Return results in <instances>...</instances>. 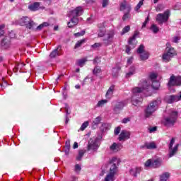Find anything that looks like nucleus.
<instances>
[{
	"label": "nucleus",
	"mask_w": 181,
	"mask_h": 181,
	"mask_svg": "<svg viewBox=\"0 0 181 181\" xmlns=\"http://www.w3.org/2000/svg\"><path fill=\"white\" fill-rule=\"evenodd\" d=\"M169 16H170V11L167 10L163 13H158L156 17V21L158 25H163L169 21Z\"/></svg>",
	"instance_id": "0eeeda50"
},
{
	"label": "nucleus",
	"mask_w": 181,
	"mask_h": 181,
	"mask_svg": "<svg viewBox=\"0 0 181 181\" xmlns=\"http://www.w3.org/2000/svg\"><path fill=\"white\" fill-rule=\"evenodd\" d=\"M129 121H131V117H126L122 119V124H128Z\"/></svg>",
	"instance_id": "3c124183"
},
{
	"label": "nucleus",
	"mask_w": 181,
	"mask_h": 181,
	"mask_svg": "<svg viewBox=\"0 0 181 181\" xmlns=\"http://www.w3.org/2000/svg\"><path fill=\"white\" fill-rule=\"evenodd\" d=\"M152 162L153 160L152 159H148L144 164V166L146 168H152Z\"/></svg>",
	"instance_id": "a19ab883"
},
{
	"label": "nucleus",
	"mask_w": 181,
	"mask_h": 181,
	"mask_svg": "<svg viewBox=\"0 0 181 181\" xmlns=\"http://www.w3.org/2000/svg\"><path fill=\"white\" fill-rule=\"evenodd\" d=\"M168 86L169 87H172L173 86H181V77L175 76H170Z\"/></svg>",
	"instance_id": "9d476101"
},
{
	"label": "nucleus",
	"mask_w": 181,
	"mask_h": 181,
	"mask_svg": "<svg viewBox=\"0 0 181 181\" xmlns=\"http://www.w3.org/2000/svg\"><path fill=\"white\" fill-rule=\"evenodd\" d=\"M119 70H121V68H114L112 69L113 77H117V76H118V74L119 73Z\"/></svg>",
	"instance_id": "4c0bfd02"
},
{
	"label": "nucleus",
	"mask_w": 181,
	"mask_h": 181,
	"mask_svg": "<svg viewBox=\"0 0 181 181\" xmlns=\"http://www.w3.org/2000/svg\"><path fill=\"white\" fill-rule=\"evenodd\" d=\"M40 6V4L39 2H35L28 6V9H30V11H32L33 12H35L36 11H39Z\"/></svg>",
	"instance_id": "412c9836"
},
{
	"label": "nucleus",
	"mask_w": 181,
	"mask_h": 181,
	"mask_svg": "<svg viewBox=\"0 0 181 181\" xmlns=\"http://www.w3.org/2000/svg\"><path fill=\"white\" fill-rule=\"evenodd\" d=\"M88 127V122H85L82 124L80 129L81 131H84V129H86V128H87Z\"/></svg>",
	"instance_id": "79ce46f5"
},
{
	"label": "nucleus",
	"mask_w": 181,
	"mask_h": 181,
	"mask_svg": "<svg viewBox=\"0 0 181 181\" xmlns=\"http://www.w3.org/2000/svg\"><path fill=\"white\" fill-rule=\"evenodd\" d=\"M131 138V132L127 130H122L119 135L118 140L119 141H127Z\"/></svg>",
	"instance_id": "f8f14e48"
},
{
	"label": "nucleus",
	"mask_w": 181,
	"mask_h": 181,
	"mask_svg": "<svg viewBox=\"0 0 181 181\" xmlns=\"http://www.w3.org/2000/svg\"><path fill=\"white\" fill-rule=\"evenodd\" d=\"M110 163L111 165L110 173L106 175L104 181H114V176H115V173H117V163H118V158L113 157L110 160Z\"/></svg>",
	"instance_id": "f257e3e1"
},
{
	"label": "nucleus",
	"mask_w": 181,
	"mask_h": 181,
	"mask_svg": "<svg viewBox=\"0 0 181 181\" xmlns=\"http://www.w3.org/2000/svg\"><path fill=\"white\" fill-rule=\"evenodd\" d=\"M71 181H77V177H74V176H72L71 177Z\"/></svg>",
	"instance_id": "774afa93"
},
{
	"label": "nucleus",
	"mask_w": 181,
	"mask_h": 181,
	"mask_svg": "<svg viewBox=\"0 0 181 181\" xmlns=\"http://www.w3.org/2000/svg\"><path fill=\"white\" fill-rule=\"evenodd\" d=\"M162 165V159L157 158L156 160H153L152 162V168L156 169V168H159Z\"/></svg>",
	"instance_id": "5701e85b"
},
{
	"label": "nucleus",
	"mask_w": 181,
	"mask_h": 181,
	"mask_svg": "<svg viewBox=\"0 0 181 181\" xmlns=\"http://www.w3.org/2000/svg\"><path fill=\"white\" fill-rule=\"evenodd\" d=\"M98 149V145H97V142L90 139L88 144V151H95Z\"/></svg>",
	"instance_id": "dca6fc26"
},
{
	"label": "nucleus",
	"mask_w": 181,
	"mask_h": 181,
	"mask_svg": "<svg viewBox=\"0 0 181 181\" xmlns=\"http://www.w3.org/2000/svg\"><path fill=\"white\" fill-rule=\"evenodd\" d=\"M149 77L152 81H155L156 78L158 77V75L155 73H153L150 74Z\"/></svg>",
	"instance_id": "49530a36"
},
{
	"label": "nucleus",
	"mask_w": 181,
	"mask_h": 181,
	"mask_svg": "<svg viewBox=\"0 0 181 181\" xmlns=\"http://www.w3.org/2000/svg\"><path fill=\"white\" fill-rule=\"evenodd\" d=\"M170 176V174H169L168 172H165L160 175V181H168V179H169Z\"/></svg>",
	"instance_id": "393cba45"
},
{
	"label": "nucleus",
	"mask_w": 181,
	"mask_h": 181,
	"mask_svg": "<svg viewBox=\"0 0 181 181\" xmlns=\"http://www.w3.org/2000/svg\"><path fill=\"white\" fill-rule=\"evenodd\" d=\"M177 111H173L170 115L165 118L164 125L165 127H173L177 119Z\"/></svg>",
	"instance_id": "39448f33"
},
{
	"label": "nucleus",
	"mask_w": 181,
	"mask_h": 181,
	"mask_svg": "<svg viewBox=\"0 0 181 181\" xmlns=\"http://www.w3.org/2000/svg\"><path fill=\"white\" fill-rule=\"evenodd\" d=\"M100 62V57H97L94 59L93 63L94 64H98V62Z\"/></svg>",
	"instance_id": "052dcab7"
},
{
	"label": "nucleus",
	"mask_w": 181,
	"mask_h": 181,
	"mask_svg": "<svg viewBox=\"0 0 181 181\" xmlns=\"http://www.w3.org/2000/svg\"><path fill=\"white\" fill-rule=\"evenodd\" d=\"M149 22V15L147 16L145 21L143 23L142 28H145L146 26V24Z\"/></svg>",
	"instance_id": "6e6d98bb"
},
{
	"label": "nucleus",
	"mask_w": 181,
	"mask_h": 181,
	"mask_svg": "<svg viewBox=\"0 0 181 181\" xmlns=\"http://www.w3.org/2000/svg\"><path fill=\"white\" fill-rule=\"evenodd\" d=\"M151 87L154 90H158L159 88V87H160V83L158 81H153L152 84H151Z\"/></svg>",
	"instance_id": "cd10ccee"
},
{
	"label": "nucleus",
	"mask_w": 181,
	"mask_h": 181,
	"mask_svg": "<svg viewBox=\"0 0 181 181\" xmlns=\"http://www.w3.org/2000/svg\"><path fill=\"white\" fill-rule=\"evenodd\" d=\"M101 46H103V44H101V42H96L92 45V47L93 49H98V47H101Z\"/></svg>",
	"instance_id": "c03bdc74"
},
{
	"label": "nucleus",
	"mask_w": 181,
	"mask_h": 181,
	"mask_svg": "<svg viewBox=\"0 0 181 181\" xmlns=\"http://www.w3.org/2000/svg\"><path fill=\"white\" fill-rule=\"evenodd\" d=\"M101 122V117H96L94 121H93V124H95V125H98V124H100V122Z\"/></svg>",
	"instance_id": "de8ad7c7"
},
{
	"label": "nucleus",
	"mask_w": 181,
	"mask_h": 181,
	"mask_svg": "<svg viewBox=\"0 0 181 181\" xmlns=\"http://www.w3.org/2000/svg\"><path fill=\"white\" fill-rule=\"evenodd\" d=\"M145 52H146V51H145V46H144V45H141L137 49V53H139V54H142Z\"/></svg>",
	"instance_id": "72a5a7b5"
},
{
	"label": "nucleus",
	"mask_w": 181,
	"mask_h": 181,
	"mask_svg": "<svg viewBox=\"0 0 181 181\" xmlns=\"http://www.w3.org/2000/svg\"><path fill=\"white\" fill-rule=\"evenodd\" d=\"M151 30H152L153 33H158L159 32V27H157L156 25L153 24L151 27Z\"/></svg>",
	"instance_id": "c9c22d12"
},
{
	"label": "nucleus",
	"mask_w": 181,
	"mask_h": 181,
	"mask_svg": "<svg viewBox=\"0 0 181 181\" xmlns=\"http://www.w3.org/2000/svg\"><path fill=\"white\" fill-rule=\"evenodd\" d=\"M42 27L47 28V26H49L50 24H49V23L47 22H44L42 23Z\"/></svg>",
	"instance_id": "0e129e2a"
},
{
	"label": "nucleus",
	"mask_w": 181,
	"mask_h": 181,
	"mask_svg": "<svg viewBox=\"0 0 181 181\" xmlns=\"http://www.w3.org/2000/svg\"><path fill=\"white\" fill-rule=\"evenodd\" d=\"M132 62H134V57H131L127 59V64H132Z\"/></svg>",
	"instance_id": "bf43d9fd"
},
{
	"label": "nucleus",
	"mask_w": 181,
	"mask_h": 181,
	"mask_svg": "<svg viewBox=\"0 0 181 181\" xmlns=\"http://www.w3.org/2000/svg\"><path fill=\"white\" fill-rule=\"evenodd\" d=\"M138 35H139V33L136 31L134 35L129 39V45L126 46V53H127V54H129L131 49H135V47H136V43H138L136 36H138Z\"/></svg>",
	"instance_id": "423d86ee"
},
{
	"label": "nucleus",
	"mask_w": 181,
	"mask_h": 181,
	"mask_svg": "<svg viewBox=\"0 0 181 181\" xmlns=\"http://www.w3.org/2000/svg\"><path fill=\"white\" fill-rule=\"evenodd\" d=\"M122 149V144H121L113 143L110 146V150L111 151V152H114V153L119 152V151Z\"/></svg>",
	"instance_id": "4468645a"
},
{
	"label": "nucleus",
	"mask_w": 181,
	"mask_h": 181,
	"mask_svg": "<svg viewBox=\"0 0 181 181\" xmlns=\"http://www.w3.org/2000/svg\"><path fill=\"white\" fill-rule=\"evenodd\" d=\"M124 107H125V102H116L113 105V112L115 114H119L124 110Z\"/></svg>",
	"instance_id": "1a4fd4ad"
},
{
	"label": "nucleus",
	"mask_w": 181,
	"mask_h": 181,
	"mask_svg": "<svg viewBox=\"0 0 181 181\" xmlns=\"http://www.w3.org/2000/svg\"><path fill=\"white\" fill-rule=\"evenodd\" d=\"M166 49L165 52L163 54V62H165V63H168L172 60L173 57H175L177 54L176 53V51L175 50V48L172 47L170 46V44L168 42L166 44Z\"/></svg>",
	"instance_id": "f03ea898"
},
{
	"label": "nucleus",
	"mask_w": 181,
	"mask_h": 181,
	"mask_svg": "<svg viewBox=\"0 0 181 181\" xmlns=\"http://www.w3.org/2000/svg\"><path fill=\"white\" fill-rule=\"evenodd\" d=\"M130 175H132V176H134V177H136V173L135 172V170H130Z\"/></svg>",
	"instance_id": "13d9d810"
},
{
	"label": "nucleus",
	"mask_w": 181,
	"mask_h": 181,
	"mask_svg": "<svg viewBox=\"0 0 181 181\" xmlns=\"http://www.w3.org/2000/svg\"><path fill=\"white\" fill-rule=\"evenodd\" d=\"M109 1L108 0H103L102 6L103 8H107L108 6Z\"/></svg>",
	"instance_id": "09e8293b"
},
{
	"label": "nucleus",
	"mask_w": 181,
	"mask_h": 181,
	"mask_svg": "<svg viewBox=\"0 0 181 181\" xmlns=\"http://www.w3.org/2000/svg\"><path fill=\"white\" fill-rule=\"evenodd\" d=\"M4 29H5V24L0 25V37L4 36L5 31H4Z\"/></svg>",
	"instance_id": "37998d69"
},
{
	"label": "nucleus",
	"mask_w": 181,
	"mask_h": 181,
	"mask_svg": "<svg viewBox=\"0 0 181 181\" xmlns=\"http://www.w3.org/2000/svg\"><path fill=\"white\" fill-rule=\"evenodd\" d=\"M84 43H86V39H83V40H78V41L76 43L75 46H74V49H78V47H81V45H82L83 44H84Z\"/></svg>",
	"instance_id": "c756f323"
},
{
	"label": "nucleus",
	"mask_w": 181,
	"mask_h": 181,
	"mask_svg": "<svg viewBox=\"0 0 181 181\" xmlns=\"http://www.w3.org/2000/svg\"><path fill=\"white\" fill-rule=\"evenodd\" d=\"M69 108L70 107L67 105H65V111H66V115H69L70 114V112H69Z\"/></svg>",
	"instance_id": "680f3d73"
},
{
	"label": "nucleus",
	"mask_w": 181,
	"mask_h": 181,
	"mask_svg": "<svg viewBox=\"0 0 181 181\" xmlns=\"http://www.w3.org/2000/svg\"><path fill=\"white\" fill-rule=\"evenodd\" d=\"M179 40H180V37H173V43H177L179 42Z\"/></svg>",
	"instance_id": "4d7b16f0"
},
{
	"label": "nucleus",
	"mask_w": 181,
	"mask_h": 181,
	"mask_svg": "<svg viewBox=\"0 0 181 181\" xmlns=\"http://www.w3.org/2000/svg\"><path fill=\"white\" fill-rule=\"evenodd\" d=\"M134 171L136 173H136H139L141 172V168H136Z\"/></svg>",
	"instance_id": "338daca9"
},
{
	"label": "nucleus",
	"mask_w": 181,
	"mask_h": 181,
	"mask_svg": "<svg viewBox=\"0 0 181 181\" xmlns=\"http://www.w3.org/2000/svg\"><path fill=\"white\" fill-rule=\"evenodd\" d=\"M61 49H62V46L59 45L57 48L54 49L49 54V57H51V59H54V57H56L57 56H59V50H60Z\"/></svg>",
	"instance_id": "b1692460"
},
{
	"label": "nucleus",
	"mask_w": 181,
	"mask_h": 181,
	"mask_svg": "<svg viewBox=\"0 0 181 181\" xmlns=\"http://www.w3.org/2000/svg\"><path fill=\"white\" fill-rule=\"evenodd\" d=\"M101 71V67L97 66L93 69V74H94L95 76H98V74H100Z\"/></svg>",
	"instance_id": "7c9ffc66"
},
{
	"label": "nucleus",
	"mask_w": 181,
	"mask_h": 181,
	"mask_svg": "<svg viewBox=\"0 0 181 181\" xmlns=\"http://www.w3.org/2000/svg\"><path fill=\"white\" fill-rule=\"evenodd\" d=\"M86 34V31L83 30L81 33H76L74 34V36L76 37H80V36H84V35Z\"/></svg>",
	"instance_id": "a18cd8bd"
},
{
	"label": "nucleus",
	"mask_w": 181,
	"mask_h": 181,
	"mask_svg": "<svg viewBox=\"0 0 181 181\" xmlns=\"http://www.w3.org/2000/svg\"><path fill=\"white\" fill-rule=\"evenodd\" d=\"M114 91H115V86L112 85L109 89L107 90L105 97L106 98H112V94H114Z\"/></svg>",
	"instance_id": "4be33fe9"
},
{
	"label": "nucleus",
	"mask_w": 181,
	"mask_h": 181,
	"mask_svg": "<svg viewBox=\"0 0 181 181\" xmlns=\"http://www.w3.org/2000/svg\"><path fill=\"white\" fill-rule=\"evenodd\" d=\"M115 135H118L119 132H121V127H117L116 129H115Z\"/></svg>",
	"instance_id": "603ef678"
},
{
	"label": "nucleus",
	"mask_w": 181,
	"mask_h": 181,
	"mask_svg": "<svg viewBox=\"0 0 181 181\" xmlns=\"http://www.w3.org/2000/svg\"><path fill=\"white\" fill-rule=\"evenodd\" d=\"M145 90V87H134L132 88V95H136V97H139V94Z\"/></svg>",
	"instance_id": "a211bd4d"
},
{
	"label": "nucleus",
	"mask_w": 181,
	"mask_h": 181,
	"mask_svg": "<svg viewBox=\"0 0 181 181\" xmlns=\"http://www.w3.org/2000/svg\"><path fill=\"white\" fill-rule=\"evenodd\" d=\"M158 129L157 127H150L148 128V131L150 134H152V132H155Z\"/></svg>",
	"instance_id": "5fc2aeb1"
},
{
	"label": "nucleus",
	"mask_w": 181,
	"mask_h": 181,
	"mask_svg": "<svg viewBox=\"0 0 181 181\" xmlns=\"http://www.w3.org/2000/svg\"><path fill=\"white\" fill-rule=\"evenodd\" d=\"M86 62H87V59H86V58L78 59L77 65L79 66L80 67H83V66H84V64H86Z\"/></svg>",
	"instance_id": "2f4dec72"
},
{
	"label": "nucleus",
	"mask_w": 181,
	"mask_h": 181,
	"mask_svg": "<svg viewBox=\"0 0 181 181\" xmlns=\"http://www.w3.org/2000/svg\"><path fill=\"white\" fill-rule=\"evenodd\" d=\"M179 149V144H176L174 148L171 147L168 148L169 151V158H172V156H175L176 153H177V151Z\"/></svg>",
	"instance_id": "6ab92c4d"
},
{
	"label": "nucleus",
	"mask_w": 181,
	"mask_h": 181,
	"mask_svg": "<svg viewBox=\"0 0 181 181\" xmlns=\"http://www.w3.org/2000/svg\"><path fill=\"white\" fill-rule=\"evenodd\" d=\"M148 58H149V52H143V54H140L141 60H148Z\"/></svg>",
	"instance_id": "c85d7f7f"
},
{
	"label": "nucleus",
	"mask_w": 181,
	"mask_h": 181,
	"mask_svg": "<svg viewBox=\"0 0 181 181\" xmlns=\"http://www.w3.org/2000/svg\"><path fill=\"white\" fill-rule=\"evenodd\" d=\"M156 148H158L156 143L153 141L146 142L144 145L140 146L141 149H156Z\"/></svg>",
	"instance_id": "ddd939ff"
},
{
	"label": "nucleus",
	"mask_w": 181,
	"mask_h": 181,
	"mask_svg": "<svg viewBox=\"0 0 181 181\" xmlns=\"http://www.w3.org/2000/svg\"><path fill=\"white\" fill-rule=\"evenodd\" d=\"M135 74V66H131L129 69V72L126 74V78H129Z\"/></svg>",
	"instance_id": "a878e982"
},
{
	"label": "nucleus",
	"mask_w": 181,
	"mask_h": 181,
	"mask_svg": "<svg viewBox=\"0 0 181 181\" xmlns=\"http://www.w3.org/2000/svg\"><path fill=\"white\" fill-rule=\"evenodd\" d=\"M75 170H78V171L81 170V166H80V165L78 164H76L75 165Z\"/></svg>",
	"instance_id": "e2e57ef3"
},
{
	"label": "nucleus",
	"mask_w": 181,
	"mask_h": 181,
	"mask_svg": "<svg viewBox=\"0 0 181 181\" xmlns=\"http://www.w3.org/2000/svg\"><path fill=\"white\" fill-rule=\"evenodd\" d=\"M162 100L160 99H157L148 104L147 107L145 110V117L146 118H149V117L152 116L153 112L158 110V107L160 105Z\"/></svg>",
	"instance_id": "7ed1b4c3"
},
{
	"label": "nucleus",
	"mask_w": 181,
	"mask_h": 181,
	"mask_svg": "<svg viewBox=\"0 0 181 181\" xmlns=\"http://www.w3.org/2000/svg\"><path fill=\"white\" fill-rule=\"evenodd\" d=\"M131 101H132V104H133V105H135V107H136V105H139V104L142 103V98H141V96L132 95Z\"/></svg>",
	"instance_id": "2eb2a0df"
},
{
	"label": "nucleus",
	"mask_w": 181,
	"mask_h": 181,
	"mask_svg": "<svg viewBox=\"0 0 181 181\" xmlns=\"http://www.w3.org/2000/svg\"><path fill=\"white\" fill-rule=\"evenodd\" d=\"M145 0H141L139 3H138V4L136 6V7L134 8V10L136 11H139V9H141V6H142V5H144V1Z\"/></svg>",
	"instance_id": "58836bf2"
},
{
	"label": "nucleus",
	"mask_w": 181,
	"mask_h": 181,
	"mask_svg": "<svg viewBox=\"0 0 181 181\" xmlns=\"http://www.w3.org/2000/svg\"><path fill=\"white\" fill-rule=\"evenodd\" d=\"M65 149L70 151V141H66L65 143Z\"/></svg>",
	"instance_id": "864d4df0"
},
{
	"label": "nucleus",
	"mask_w": 181,
	"mask_h": 181,
	"mask_svg": "<svg viewBox=\"0 0 181 181\" xmlns=\"http://www.w3.org/2000/svg\"><path fill=\"white\" fill-rule=\"evenodd\" d=\"M78 23V19L77 17H71L69 22H68V28H74Z\"/></svg>",
	"instance_id": "aec40b11"
},
{
	"label": "nucleus",
	"mask_w": 181,
	"mask_h": 181,
	"mask_svg": "<svg viewBox=\"0 0 181 181\" xmlns=\"http://www.w3.org/2000/svg\"><path fill=\"white\" fill-rule=\"evenodd\" d=\"M83 7L78 6L69 12V18H77L83 15Z\"/></svg>",
	"instance_id": "9b49d317"
},
{
	"label": "nucleus",
	"mask_w": 181,
	"mask_h": 181,
	"mask_svg": "<svg viewBox=\"0 0 181 181\" xmlns=\"http://www.w3.org/2000/svg\"><path fill=\"white\" fill-rule=\"evenodd\" d=\"M18 23L21 26H26L27 29H35L36 26V23L26 16L18 19Z\"/></svg>",
	"instance_id": "20e7f679"
},
{
	"label": "nucleus",
	"mask_w": 181,
	"mask_h": 181,
	"mask_svg": "<svg viewBox=\"0 0 181 181\" xmlns=\"http://www.w3.org/2000/svg\"><path fill=\"white\" fill-rule=\"evenodd\" d=\"M98 28H99L98 36L100 37H103V36H105V23H102L100 24H98Z\"/></svg>",
	"instance_id": "f3484780"
},
{
	"label": "nucleus",
	"mask_w": 181,
	"mask_h": 181,
	"mask_svg": "<svg viewBox=\"0 0 181 181\" xmlns=\"http://www.w3.org/2000/svg\"><path fill=\"white\" fill-rule=\"evenodd\" d=\"M175 144V138H172L170 141V144H169V146H168V148H173V145Z\"/></svg>",
	"instance_id": "8fccbe9b"
},
{
	"label": "nucleus",
	"mask_w": 181,
	"mask_h": 181,
	"mask_svg": "<svg viewBox=\"0 0 181 181\" xmlns=\"http://www.w3.org/2000/svg\"><path fill=\"white\" fill-rule=\"evenodd\" d=\"M108 103V100H101L98 101V104L96 105V107H104L105 104Z\"/></svg>",
	"instance_id": "f704fd0d"
},
{
	"label": "nucleus",
	"mask_w": 181,
	"mask_h": 181,
	"mask_svg": "<svg viewBox=\"0 0 181 181\" xmlns=\"http://www.w3.org/2000/svg\"><path fill=\"white\" fill-rule=\"evenodd\" d=\"M43 25L42 24H40V25H38L36 28L37 30H42V29H43Z\"/></svg>",
	"instance_id": "69168bd1"
},
{
	"label": "nucleus",
	"mask_w": 181,
	"mask_h": 181,
	"mask_svg": "<svg viewBox=\"0 0 181 181\" xmlns=\"http://www.w3.org/2000/svg\"><path fill=\"white\" fill-rule=\"evenodd\" d=\"M129 30H131V27L129 25L125 26L122 29V35H125V33H128V32H129Z\"/></svg>",
	"instance_id": "ea45409f"
},
{
	"label": "nucleus",
	"mask_w": 181,
	"mask_h": 181,
	"mask_svg": "<svg viewBox=\"0 0 181 181\" xmlns=\"http://www.w3.org/2000/svg\"><path fill=\"white\" fill-rule=\"evenodd\" d=\"M84 153H86V150H79L78 155L76 157V160H81V158L84 156Z\"/></svg>",
	"instance_id": "473e14b6"
},
{
	"label": "nucleus",
	"mask_w": 181,
	"mask_h": 181,
	"mask_svg": "<svg viewBox=\"0 0 181 181\" xmlns=\"http://www.w3.org/2000/svg\"><path fill=\"white\" fill-rule=\"evenodd\" d=\"M131 11V7L128 8V11L125 13L122 17V21H128V19L131 18V14L129 13Z\"/></svg>",
	"instance_id": "bb28decb"
},
{
	"label": "nucleus",
	"mask_w": 181,
	"mask_h": 181,
	"mask_svg": "<svg viewBox=\"0 0 181 181\" xmlns=\"http://www.w3.org/2000/svg\"><path fill=\"white\" fill-rule=\"evenodd\" d=\"M128 8H129V6H127V1H123L122 3H121L120 11H125V9H127L128 11Z\"/></svg>",
	"instance_id": "e433bc0d"
},
{
	"label": "nucleus",
	"mask_w": 181,
	"mask_h": 181,
	"mask_svg": "<svg viewBox=\"0 0 181 181\" xmlns=\"http://www.w3.org/2000/svg\"><path fill=\"white\" fill-rule=\"evenodd\" d=\"M115 35V32L114 30H110L106 33L105 38L103 39V43L105 46H108V45L112 43Z\"/></svg>",
	"instance_id": "6e6552de"
}]
</instances>
